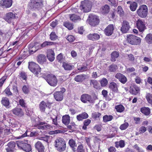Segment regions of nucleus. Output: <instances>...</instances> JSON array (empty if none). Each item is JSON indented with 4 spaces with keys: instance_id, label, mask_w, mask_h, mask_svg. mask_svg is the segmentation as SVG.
Here are the masks:
<instances>
[{
    "instance_id": "nucleus-1",
    "label": "nucleus",
    "mask_w": 152,
    "mask_h": 152,
    "mask_svg": "<svg viewBox=\"0 0 152 152\" xmlns=\"http://www.w3.org/2000/svg\"><path fill=\"white\" fill-rule=\"evenodd\" d=\"M55 147L58 150L61 152L64 151L66 148V144L64 140L61 138H58L55 141Z\"/></svg>"
},
{
    "instance_id": "nucleus-2",
    "label": "nucleus",
    "mask_w": 152,
    "mask_h": 152,
    "mask_svg": "<svg viewBox=\"0 0 152 152\" xmlns=\"http://www.w3.org/2000/svg\"><path fill=\"white\" fill-rule=\"evenodd\" d=\"M126 40L128 43L132 45H139L141 42V39L133 35H128Z\"/></svg>"
},
{
    "instance_id": "nucleus-3",
    "label": "nucleus",
    "mask_w": 152,
    "mask_h": 152,
    "mask_svg": "<svg viewBox=\"0 0 152 152\" xmlns=\"http://www.w3.org/2000/svg\"><path fill=\"white\" fill-rule=\"evenodd\" d=\"M28 68L37 77L41 72V68L39 65L34 62H31L29 63Z\"/></svg>"
},
{
    "instance_id": "nucleus-4",
    "label": "nucleus",
    "mask_w": 152,
    "mask_h": 152,
    "mask_svg": "<svg viewBox=\"0 0 152 152\" xmlns=\"http://www.w3.org/2000/svg\"><path fill=\"white\" fill-rule=\"evenodd\" d=\"M148 13L147 7L145 5L140 6L137 11V15L142 18H145L147 15Z\"/></svg>"
},
{
    "instance_id": "nucleus-5",
    "label": "nucleus",
    "mask_w": 152,
    "mask_h": 152,
    "mask_svg": "<svg viewBox=\"0 0 152 152\" xmlns=\"http://www.w3.org/2000/svg\"><path fill=\"white\" fill-rule=\"evenodd\" d=\"M45 79L50 86L54 87L57 85L58 80L56 77L53 75H48L45 77Z\"/></svg>"
},
{
    "instance_id": "nucleus-6",
    "label": "nucleus",
    "mask_w": 152,
    "mask_h": 152,
    "mask_svg": "<svg viewBox=\"0 0 152 152\" xmlns=\"http://www.w3.org/2000/svg\"><path fill=\"white\" fill-rule=\"evenodd\" d=\"M91 5L90 1L88 0H85L81 2V4L80 6V9L83 10L84 12H88L91 10Z\"/></svg>"
},
{
    "instance_id": "nucleus-7",
    "label": "nucleus",
    "mask_w": 152,
    "mask_h": 152,
    "mask_svg": "<svg viewBox=\"0 0 152 152\" xmlns=\"http://www.w3.org/2000/svg\"><path fill=\"white\" fill-rule=\"evenodd\" d=\"M81 101L83 103H87L89 102L90 103H93L94 100L92 98L91 96L88 94H83L80 97Z\"/></svg>"
},
{
    "instance_id": "nucleus-8",
    "label": "nucleus",
    "mask_w": 152,
    "mask_h": 152,
    "mask_svg": "<svg viewBox=\"0 0 152 152\" xmlns=\"http://www.w3.org/2000/svg\"><path fill=\"white\" fill-rule=\"evenodd\" d=\"M89 17L90 18L89 24L91 25L94 26L99 24V19L97 16L90 15H89Z\"/></svg>"
},
{
    "instance_id": "nucleus-9",
    "label": "nucleus",
    "mask_w": 152,
    "mask_h": 152,
    "mask_svg": "<svg viewBox=\"0 0 152 152\" xmlns=\"http://www.w3.org/2000/svg\"><path fill=\"white\" fill-rule=\"evenodd\" d=\"M130 28L129 23L126 20H124L121 27V31L123 33L127 32Z\"/></svg>"
},
{
    "instance_id": "nucleus-10",
    "label": "nucleus",
    "mask_w": 152,
    "mask_h": 152,
    "mask_svg": "<svg viewBox=\"0 0 152 152\" xmlns=\"http://www.w3.org/2000/svg\"><path fill=\"white\" fill-rule=\"evenodd\" d=\"M30 7L32 9L38 8L40 7L42 0H31Z\"/></svg>"
},
{
    "instance_id": "nucleus-11",
    "label": "nucleus",
    "mask_w": 152,
    "mask_h": 152,
    "mask_svg": "<svg viewBox=\"0 0 152 152\" xmlns=\"http://www.w3.org/2000/svg\"><path fill=\"white\" fill-rule=\"evenodd\" d=\"M16 18L15 13L10 12L7 13L4 18L5 20L9 23H11L12 20Z\"/></svg>"
},
{
    "instance_id": "nucleus-12",
    "label": "nucleus",
    "mask_w": 152,
    "mask_h": 152,
    "mask_svg": "<svg viewBox=\"0 0 152 152\" xmlns=\"http://www.w3.org/2000/svg\"><path fill=\"white\" fill-rule=\"evenodd\" d=\"M115 77L116 78L118 79L119 81L123 84H125L127 81V79L126 77L121 73H117L115 75Z\"/></svg>"
},
{
    "instance_id": "nucleus-13",
    "label": "nucleus",
    "mask_w": 152,
    "mask_h": 152,
    "mask_svg": "<svg viewBox=\"0 0 152 152\" xmlns=\"http://www.w3.org/2000/svg\"><path fill=\"white\" fill-rule=\"evenodd\" d=\"M114 29L113 25H109L104 29V31L105 34L107 36H110L112 35Z\"/></svg>"
},
{
    "instance_id": "nucleus-14",
    "label": "nucleus",
    "mask_w": 152,
    "mask_h": 152,
    "mask_svg": "<svg viewBox=\"0 0 152 152\" xmlns=\"http://www.w3.org/2000/svg\"><path fill=\"white\" fill-rule=\"evenodd\" d=\"M47 57L50 61H53L55 59V53L52 49L48 50L47 52Z\"/></svg>"
},
{
    "instance_id": "nucleus-15",
    "label": "nucleus",
    "mask_w": 152,
    "mask_h": 152,
    "mask_svg": "<svg viewBox=\"0 0 152 152\" xmlns=\"http://www.w3.org/2000/svg\"><path fill=\"white\" fill-rule=\"evenodd\" d=\"M136 25L137 28L140 31L142 32L144 30L145 26L144 22L141 20H139L137 21Z\"/></svg>"
},
{
    "instance_id": "nucleus-16",
    "label": "nucleus",
    "mask_w": 152,
    "mask_h": 152,
    "mask_svg": "<svg viewBox=\"0 0 152 152\" xmlns=\"http://www.w3.org/2000/svg\"><path fill=\"white\" fill-rule=\"evenodd\" d=\"M13 113L16 115H18L20 117L23 116L24 115V113L22 110L18 107H15L12 110Z\"/></svg>"
},
{
    "instance_id": "nucleus-17",
    "label": "nucleus",
    "mask_w": 152,
    "mask_h": 152,
    "mask_svg": "<svg viewBox=\"0 0 152 152\" xmlns=\"http://www.w3.org/2000/svg\"><path fill=\"white\" fill-rule=\"evenodd\" d=\"M87 38L90 40L95 41L100 38V35L96 33L90 34L87 36Z\"/></svg>"
},
{
    "instance_id": "nucleus-18",
    "label": "nucleus",
    "mask_w": 152,
    "mask_h": 152,
    "mask_svg": "<svg viewBox=\"0 0 152 152\" xmlns=\"http://www.w3.org/2000/svg\"><path fill=\"white\" fill-rule=\"evenodd\" d=\"M35 147L38 152H44V147L40 142H37L35 145Z\"/></svg>"
},
{
    "instance_id": "nucleus-19",
    "label": "nucleus",
    "mask_w": 152,
    "mask_h": 152,
    "mask_svg": "<svg viewBox=\"0 0 152 152\" xmlns=\"http://www.w3.org/2000/svg\"><path fill=\"white\" fill-rule=\"evenodd\" d=\"M1 4L3 7L6 8L10 7L12 4V0H4L1 1Z\"/></svg>"
},
{
    "instance_id": "nucleus-20",
    "label": "nucleus",
    "mask_w": 152,
    "mask_h": 152,
    "mask_svg": "<svg viewBox=\"0 0 152 152\" xmlns=\"http://www.w3.org/2000/svg\"><path fill=\"white\" fill-rule=\"evenodd\" d=\"M53 95L55 99L57 101H61L63 99V94L61 92H56L54 93Z\"/></svg>"
},
{
    "instance_id": "nucleus-21",
    "label": "nucleus",
    "mask_w": 152,
    "mask_h": 152,
    "mask_svg": "<svg viewBox=\"0 0 152 152\" xmlns=\"http://www.w3.org/2000/svg\"><path fill=\"white\" fill-rule=\"evenodd\" d=\"M140 91V89L139 87L134 86L130 87L129 92L132 94L136 95L139 93Z\"/></svg>"
},
{
    "instance_id": "nucleus-22",
    "label": "nucleus",
    "mask_w": 152,
    "mask_h": 152,
    "mask_svg": "<svg viewBox=\"0 0 152 152\" xmlns=\"http://www.w3.org/2000/svg\"><path fill=\"white\" fill-rule=\"evenodd\" d=\"M109 88L113 91L116 92L118 91V86L114 82H112L109 84Z\"/></svg>"
},
{
    "instance_id": "nucleus-23",
    "label": "nucleus",
    "mask_w": 152,
    "mask_h": 152,
    "mask_svg": "<svg viewBox=\"0 0 152 152\" xmlns=\"http://www.w3.org/2000/svg\"><path fill=\"white\" fill-rule=\"evenodd\" d=\"M88 117V114L86 112H84L77 115L76 118L77 120L80 121L87 118Z\"/></svg>"
},
{
    "instance_id": "nucleus-24",
    "label": "nucleus",
    "mask_w": 152,
    "mask_h": 152,
    "mask_svg": "<svg viewBox=\"0 0 152 152\" xmlns=\"http://www.w3.org/2000/svg\"><path fill=\"white\" fill-rule=\"evenodd\" d=\"M109 10L110 7L107 5H105L102 7L100 9V12L103 14H107L109 12Z\"/></svg>"
},
{
    "instance_id": "nucleus-25",
    "label": "nucleus",
    "mask_w": 152,
    "mask_h": 152,
    "mask_svg": "<svg viewBox=\"0 0 152 152\" xmlns=\"http://www.w3.org/2000/svg\"><path fill=\"white\" fill-rule=\"evenodd\" d=\"M69 144L74 152H75L76 151V147L77 145L75 141L73 139H70L69 142Z\"/></svg>"
},
{
    "instance_id": "nucleus-26",
    "label": "nucleus",
    "mask_w": 152,
    "mask_h": 152,
    "mask_svg": "<svg viewBox=\"0 0 152 152\" xmlns=\"http://www.w3.org/2000/svg\"><path fill=\"white\" fill-rule=\"evenodd\" d=\"M37 60L40 64H42L45 62L46 60V56L45 55L40 54L37 56Z\"/></svg>"
},
{
    "instance_id": "nucleus-27",
    "label": "nucleus",
    "mask_w": 152,
    "mask_h": 152,
    "mask_svg": "<svg viewBox=\"0 0 152 152\" xmlns=\"http://www.w3.org/2000/svg\"><path fill=\"white\" fill-rule=\"evenodd\" d=\"M70 118L68 115H66L63 116L62 118V123L66 125H67L69 123Z\"/></svg>"
},
{
    "instance_id": "nucleus-28",
    "label": "nucleus",
    "mask_w": 152,
    "mask_h": 152,
    "mask_svg": "<svg viewBox=\"0 0 152 152\" xmlns=\"http://www.w3.org/2000/svg\"><path fill=\"white\" fill-rule=\"evenodd\" d=\"M86 79V75H77L74 78L75 80L77 82H82Z\"/></svg>"
},
{
    "instance_id": "nucleus-29",
    "label": "nucleus",
    "mask_w": 152,
    "mask_h": 152,
    "mask_svg": "<svg viewBox=\"0 0 152 152\" xmlns=\"http://www.w3.org/2000/svg\"><path fill=\"white\" fill-rule=\"evenodd\" d=\"M141 112L146 115H148L151 113L150 109L148 107H144L140 109Z\"/></svg>"
},
{
    "instance_id": "nucleus-30",
    "label": "nucleus",
    "mask_w": 152,
    "mask_h": 152,
    "mask_svg": "<svg viewBox=\"0 0 152 152\" xmlns=\"http://www.w3.org/2000/svg\"><path fill=\"white\" fill-rule=\"evenodd\" d=\"M90 85L92 86L94 88L96 89H98L99 88L100 86L99 83L97 81L94 80H90Z\"/></svg>"
},
{
    "instance_id": "nucleus-31",
    "label": "nucleus",
    "mask_w": 152,
    "mask_h": 152,
    "mask_svg": "<svg viewBox=\"0 0 152 152\" xmlns=\"http://www.w3.org/2000/svg\"><path fill=\"white\" fill-rule=\"evenodd\" d=\"M54 45V43L51 42L45 41L43 42L39 46V49H41L48 46H50Z\"/></svg>"
},
{
    "instance_id": "nucleus-32",
    "label": "nucleus",
    "mask_w": 152,
    "mask_h": 152,
    "mask_svg": "<svg viewBox=\"0 0 152 152\" xmlns=\"http://www.w3.org/2000/svg\"><path fill=\"white\" fill-rule=\"evenodd\" d=\"M69 16L71 20L73 22H76L77 20L80 19V16L75 14H70Z\"/></svg>"
},
{
    "instance_id": "nucleus-33",
    "label": "nucleus",
    "mask_w": 152,
    "mask_h": 152,
    "mask_svg": "<svg viewBox=\"0 0 152 152\" xmlns=\"http://www.w3.org/2000/svg\"><path fill=\"white\" fill-rule=\"evenodd\" d=\"M119 56V53L116 51H114L111 54V61L113 62H115L116 61V58Z\"/></svg>"
},
{
    "instance_id": "nucleus-34",
    "label": "nucleus",
    "mask_w": 152,
    "mask_h": 152,
    "mask_svg": "<svg viewBox=\"0 0 152 152\" xmlns=\"http://www.w3.org/2000/svg\"><path fill=\"white\" fill-rule=\"evenodd\" d=\"M64 69L66 70H71L72 69L73 66L70 64L63 63L62 65Z\"/></svg>"
},
{
    "instance_id": "nucleus-35",
    "label": "nucleus",
    "mask_w": 152,
    "mask_h": 152,
    "mask_svg": "<svg viewBox=\"0 0 152 152\" xmlns=\"http://www.w3.org/2000/svg\"><path fill=\"white\" fill-rule=\"evenodd\" d=\"M26 143L25 142V141L23 140L18 141L16 142V144H17L19 148L22 150H23Z\"/></svg>"
},
{
    "instance_id": "nucleus-36",
    "label": "nucleus",
    "mask_w": 152,
    "mask_h": 152,
    "mask_svg": "<svg viewBox=\"0 0 152 152\" xmlns=\"http://www.w3.org/2000/svg\"><path fill=\"white\" fill-rule=\"evenodd\" d=\"M115 108L116 111L119 113H122L123 112L125 108L122 104H118L116 105L115 107Z\"/></svg>"
},
{
    "instance_id": "nucleus-37",
    "label": "nucleus",
    "mask_w": 152,
    "mask_h": 152,
    "mask_svg": "<svg viewBox=\"0 0 152 152\" xmlns=\"http://www.w3.org/2000/svg\"><path fill=\"white\" fill-rule=\"evenodd\" d=\"M1 103L3 105L6 107L8 106L10 104L9 100L6 97L2 98Z\"/></svg>"
},
{
    "instance_id": "nucleus-38",
    "label": "nucleus",
    "mask_w": 152,
    "mask_h": 152,
    "mask_svg": "<svg viewBox=\"0 0 152 152\" xmlns=\"http://www.w3.org/2000/svg\"><path fill=\"white\" fill-rule=\"evenodd\" d=\"M146 42L148 44H150L152 43V34H149L146 35L145 38Z\"/></svg>"
},
{
    "instance_id": "nucleus-39",
    "label": "nucleus",
    "mask_w": 152,
    "mask_h": 152,
    "mask_svg": "<svg viewBox=\"0 0 152 152\" xmlns=\"http://www.w3.org/2000/svg\"><path fill=\"white\" fill-rule=\"evenodd\" d=\"M108 68L109 72H115L117 69L118 66L115 64H112L109 66Z\"/></svg>"
},
{
    "instance_id": "nucleus-40",
    "label": "nucleus",
    "mask_w": 152,
    "mask_h": 152,
    "mask_svg": "<svg viewBox=\"0 0 152 152\" xmlns=\"http://www.w3.org/2000/svg\"><path fill=\"white\" fill-rule=\"evenodd\" d=\"M46 107V103L44 101H42L39 104V107L41 111H44Z\"/></svg>"
},
{
    "instance_id": "nucleus-41",
    "label": "nucleus",
    "mask_w": 152,
    "mask_h": 152,
    "mask_svg": "<svg viewBox=\"0 0 152 152\" xmlns=\"http://www.w3.org/2000/svg\"><path fill=\"white\" fill-rule=\"evenodd\" d=\"M103 121L104 122H107L112 120L113 118V116L111 115H105L103 117Z\"/></svg>"
},
{
    "instance_id": "nucleus-42",
    "label": "nucleus",
    "mask_w": 152,
    "mask_h": 152,
    "mask_svg": "<svg viewBox=\"0 0 152 152\" xmlns=\"http://www.w3.org/2000/svg\"><path fill=\"white\" fill-rule=\"evenodd\" d=\"M23 150L26 152H29L31 150V145L26 143L23 148Z\"/></svg>"
},
{
    "instance_id": "nucleus-43",
    "label": "nucleus",
    "mask_w": 152,
    "mask_h": 152,
    "mask_svg": "<svg viewBox=\"0 0 152 152\" xmlns=\"http://www.w3.org/2000/svg\"><path fill=\"white\" fill-rule=\"evenodd\" d=\"M145 97L148 102L152 105V94L147 93L146 94Z\"/></svg>"
},
{
    "instance_id": "nucleus-44",
    "label": "nucleus",
    "mask_w": 152,
    "mask_h": 152,
    "mask_svg": "<svg viewBox=\"0 0 152 152\" xmlns=\"http://www.w3.org/2000/svg\"><path fill=\"white\" fill-rule=\"evenodd\" d=\"M91 120L89 119L85 120L83 122V129L84 130L87 129V126H88L91 123Z\"/></svg>"
},
{
    "instance_id": "nucleus-45",
    "label": "nucleus",
    "mask_w": 152,
    "mask_h": 152,
    "mask_svg": "<svg viewBox=\"0 0 152 152\" xmlns=\"http://www.w3.org/2000/svg\"><path fill=\"white\" fill-rule=\"evenodd\" d=\"M101 113L99 112H94L92 114L91 117L94 120H97L101 116Z\"/></svg>"
},
{
    "instance_id": "nucleus-46",
    "label": "nucleus",
    "mask_w": 152,
    "mask_h": 152,
    "mask_svg": "<svg viewBox=\"0 0 152 152\" xmlns=\"http://www.w3.org/2000/svg\"><path fill=\"white\" fill-rule=\"evenodd\" d=\"M64 25L69 30H71L73 28L72 24L69 22H64Z\"/></svg>"
},
{
    "instance_id": "nucleus-47",
    "label": "nucleus",
    "mask_w": 152,
    "mask_h": 152,
    "mask_svg": "<svg viewBox=\"0 0 152 152\" xmlns=\"http://www.w3.org/2000/svg\"><path fill=\"white\" fill-rule=\"evenodd\" d=\"M100 83L102 87L105 86L107 84L108 81L107 79L105 78H103L100 81Z\"/></svg>"
},
{
    "instance_id": "nucleus-48",
    "label": "nucleus",
    "mask_w": 152,
    "mask_h": 152,
    "mask_svg": "<svg viewBox=\"0 0 152 152\" xmlns=\"http://www.w3.org/2000/svg\"><path fill=\"white\" fill-rule=\"evenodd\" d=\"M117 12L121 16H123L124 15V12L123 11L122 7L120 6L118 7L117 8Z\"/></svg>"
},
{
    "instance_id": "nucleus-49",
    "label": "nucleus",
    "mask_w": 152,
    "mask_h": 152,
    "mask_svg": "<svg viewBox=\"0 0 152 152\" xmlns=\"http://www.w3.org/2000/svg\"><path fill=\"white\" fill-rule=\"evenodd\" d=\"M137 7V3L136 2H134L132 4H131L130 8L131 11H134L136 10Z\"/></svg>"
},
{
    "instance_id": "nucleus-50",
    "label": "nucleus",
    "mask_w": 152,
    "mask_h": 152,
    "mask_svg": "<svg viewBox=\"0 0 152 152\" xmlns=\"http://www.w3.org/2000/svg\"><path fill=\"white\" fill-rule=\"evenodd\" d=\"M129 124L128 123L125 122L124 124L121 125L119 128L122 130H124L126 129L129 126Z\"/></svg>"
},
{
    "instance_id": "nucleus-51",
    "label": "nucleus",
    "mask_w": 152,
    "mask_h": 152,
    "mask_svg": "<svg viewBox=\"0 0 152 152\" xmlns=\"http://www.w3.org/2000/svg\"><path fill=\"white\" fill-rule=\"evenodd\" d=\"M58 37L55 32H52L50 35V38L51 40H54L56 39Z\"/></svg>"
},
{
    "instance_id": "nucleus-52",
    "label": "nucleus",
    "mask_w": 152,
    "mask_h": 152,
    "mask_svg": "<svg viewBox=\"0 0 152 152\" xmlns=\"http://www.w3.org/2000/svg\"><path fill=\"white\" fill-rule=\"evenodd\" d=\"M34 126L37 127V128L39 129H48L49 127V126L48 125H45L43 126L39 125L38 124H35Z\"/></svg>"
},
{
    "instance_id": "nucleus-53",
    "label": "nucleus",
    "mask_w": 152,
    "mask_h": 152,
    "mask_svg": "<svg viewBox=\"0 0 152 152\" xmlns=\"http://www.w3.org/2000/svg\"><path fill=\"white\" fill-rule=\"evenodd\" d=\"M7 145L8 148L14 149L15 146V143L14 141H11L8 143Z\"/></svg>"
},
{
    "instance_id": "nucleus-54",
    "label": "nucleus",
    "mask_w": 152,
    "mask_h": 152,
    "mask_svg": "<svg viewBox=\"0 0 152 152\" xmlns=\"http://www.w3.org/2000/svg\"><path fill=\"white\" fill-rule=\"evenodd\" d=\"M7 78V76L4 75L0 79V87L2 86Z\"/></svg>"
},
{
    "instance_id": "nucleus-55",
    "label": "nucleus",
    "mask_w": 152,
    "mask_h": 152,
    "mask_svg": "<svg viewBox=\"0 0 152 152\" xmlns=\"http://www.w3.org/2000/svg\"><path fill=\"white\" fill-rule=\"evenodd\" d=\"M77 152H85L83 146L81 144L78 146L77 148Z\"/></svg>"
},
{
    "instance_id": "nucleus-56",
    "label": "nucleus",
    "mask_w": 152,
    "mask_h": 152,
    "mask_svg": "<svg viewBox=\"0 0 152 152\" xmlns=\"http://www.w3.org/2000/svg\"><path fill=\"white\" fill-rule=\"evenodd\" d=\"M11 86V85L10 84L9 86L7 87L5 90L4 92L5 94L8 96L12 95V93L10 92V89L9 87Z\"/></svg>"
},
{
    "instance_id": "nucleus-57",
    "label": "nucleus",
    "mask_w": 152,
    "mask_h": 152,
    "mask_svg": "<svg viewBox=\"0 0 152 152\" xmlns=\"http://www.w3.org/2000/svg\"><path fill=\"white\" fill-rule=\"evenodd\" d=\"M51 118L53 120V123L56 126H58V124L57 121L58 118L57 116L55 115L54 116V118L51 116Z\"/></svg>"
},
{
    "instance_id": "nucleus-58",
    "label": "nucleus",
    "mask_w": 152,
    "mask_h": 152,
    "mask_svg": "<svg viewBox=\"0 0 152 152\" xmlns=\"http://www.w3.org/2000/svg\"><path fill=\"white\" fill-rule=\"evenodd\" d=\"M20 79L23 80H26L27 78L26 75V73L24 72H21L20 74Z\"/></svg>"
},
{
    "instance_id": "nucleus-59",
    "label": "nucleus",
    "mask_w": 152,
    "mask_h": 152,
    "mask_svg": "<svg viewBox=\"0 0 152 152\" xmlns=\"http://www.w3.org/2000/svg\"><path fill=\"white\" fill-rule=\"evenodd\" d=\"M22 90L25 94H28L29 91L28 86H24L22 88Z\"/></svg>"
},
{
    "instance_id": "nucleus-60",
    "label": "nucleus",
    "mask_w": 152,
    "mask_h": 152,
    "mask_svg": "<svg viewBox=\"0 0 152 152\" xmlns=\"http://www.w3.org/2000/svg\"><path fill=\"white\" fill-rule=\"evenodd\" d=\"M66 39L69 42H73L75 40V38L73 36L70 35L67 37Z\"/></svg>"
},
{
    "instance_id": "nucleus-61",
    "label": "nucleus",
    "mask_w": 152,
    "mask_h": 152,
    "mask_svg": "<svg viewBox=\"0 0 152 152\" xmlns=\"http://www.w3.org/2000/svg\"><path fill=\"white\" fill-rule=\"evenodd\" d=\"M12 90L13 91L14 93L17 94L18 93V89L16 86L12 85Z\"/></svg>"
},
{
    "instance_id": "nucleus-62",
    "label": "nucleus",
    "mask_w": 152,
    "mask_h": 152,
    "mask_svg": "<svg viewBox=\"0 0 152 152\" xmlns=\"http://www.w3.org/2000/svg\"><path fill=\"white\" fill-rule=\"evenodd\" d=\"M134 148L137 150L138 152H144V150L139 148L137 144L135 145L134 146Z\"/></svg>"
},
{
    "instance_id": "nucleus-63",
    "label": "nucleus",
    "mask_w": 152,
    "mask_h": 152,
    "mask_svg": "<svg viewBox=\"0 0 152 152\" xmlns=\"http://www.w3.org/2000/svg\"><path fill=\"white\" fill-rule=\"evenodd\" d=\"M78 70L82 72H83L86 71L87 69V68L85 66H83L82 67H79L77 68Z\"/></svg>"
},
{
    "instance_id": "nucleus-64",
    "label": "nucleus",
    "mask_w": 152,
    "mask_h": 152,
    "mask_svg": "<svg viewBox=\"0 0 152 152\" xmlns=\"http://www.w3.org/2000/svg\"><path fill=\"white\" fill-rule=\"evenodd\" d=\"M39 139L43 140L46 142H48V140L49 137L48 136H45L44 137H40Z\"/></svg>"
}]
</instances>
